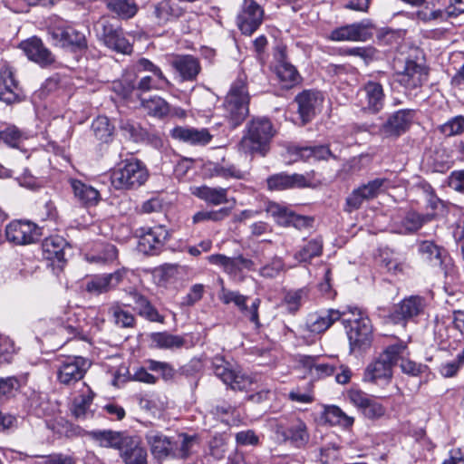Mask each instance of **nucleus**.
I'll use <instances>...</instances> for the list:
<instances>
[{"label": "nucleus", "mask_w": 464, "mask_h": 464, "mask_svg": "<svg viewBox=\"0 0 464 464\" xmlns=\"http://www.w3.org/2000/svg\"><path fill=\"white\" fill-rule=\"evenodd\" d=\"M266 212L281 226H293L301 229L308 227L311 223L308 218L296 215L286 206L276 202H269L266 207Z\"/></svg>", "instance_id": "nucleus-21"}, {"label": "nucleus", "mask_w": 464, "mask_h": 464, "mask_svg": "<svg viewBox=\"0 0 464 464\" xmlns=\"http://www.w3.org/2000/svg\"><path fill=\"white\" fill-rule=\"evenodd\" d=\"M433 218L432 214H420L410 210L399 221L394 222L392 231L401 235L412 234L420 229L424 224L430 222Z\"/></svg>", "instance_id": "nucleus-29"}, {"label": "nucleus", "mask_w": 464, "mask_h": 464, "mask_svg": "<svg viewBox=\"0 0 464 464\" xmlns=\"http://www.w3.org/2000/svg\"><path fill=\"white\" fill-rule=\"evenodd\" d=\"M99 38L108 48L123 54L132 52V46L125 38L121 28H114L107 18H102L95 25Z\"/></svg>", "instance_id": "nucleus-11"}, {"label": "nucleus", "mask_w": 464, "mask_h": 464, "mask_svg": "<svg viewBox=\"0 0 464 464\" xmlns=\"http://www.w3.org/2000/svg\"><path fill=\"white\" fill-rule=\"evenodd\" d=\"M308 295L309 290L305 287L288 291L284 297V303L288 312L292 314L297 312L308 300Z\"/></svg>", "instance_id": "nucleus-53"}, {"label": "nucleus", "mask_w": 464, "mask_h": 464, "mask_svg": "<svg viewBox=\"0 0 464 464\" xmlns=\"http://www.w3.org/2000/svg\"><path fill=\"white\" fill-rule=\"evenodd\" d=\"M19 48L30 61L41 67L50 66L55 62L54 55L44 46L43 41L36 36L22 41L19 44Z\"/></svg>", "instance_id": "nucleus-17"}, {"label": "nucleus", "mask_w": 464, "mask_h": 464, "mask_svg": "<svg viewBox=\"0 0 464 464\" xmlns=\"http://www.w3.org/2000/svg\"><path fill=\"white\" fill-rule=\"evenodd\" d=\"M419 252L422 257L434 266H442L446 256H443V249L433 241L424 240L419 245Z\"/></svg>", "instance_id": "nucleus-44"}, {"label": "nucleus", "mask_w": 464, "mask_h": 464, "mask_svg": "<svg viewBox=\"0 0 464 464\" xmlns=\"http://www.w3.org/2000/svg\"><path fill=\"white\" fill-rule=\"evenodd\" d=\"M440 130L447 137L461 134L464 131V117L459 115L451 118L440 126Z\"/></svg>", "instance_id": "nucleus-61"}, {"label": "nucleus", "mask_w": 464, "mask_h": 464, "mask_svg": "<svg viewBox=\"0 0 464 464\" xmlns=\"http://www.w3.org/2000/svg\"><path fill=\"white\" fill-rule=\"evenodd\" d=\"M323 251L321 237L313 238L295 254V258L299 262H309L312 258L319 256Z\"/></svg>", "instance_id": "nucleus-51"}, {"label": "nucleus", "mask_w": 464, "mask_h": 464, "mask_svg": "<svg viewBox=\"0 0 464 464\" xmlns=\"http://www.w3.org/2000/svg\"><path fill=\"white\" fill-rule=\"evenodd\" d=\"M40 228L29 221L14 220L5 227L7 241L14 245H29L40 238Z\"/></svg>", "instance_id": "nucleus-15"}, {"label": "nucleus", "mask_w": 464, "mask_h": 464, "mask_svg": "<svg viewBox=\"0 0 464 464\" xmlns=\"http://www.w3.org/2000/svg\"><path fill=\"white\" fill-rule=\"evenodd\" d=\"M113 322L120 327H131L134 324V316L131 313L125 309V305L119 303L111 304L109 309Z\"/></svg>", "instance_id": "nucleus-54"}, {"label": "nucleus", "mask_w": 464, "mask_h": 464, "mask_svg": "<svg viewBox=\"0 0 464 464\" xmlns=\"http://www.w3.org/2000/svg\"><path fill=\"white\" fill-rule=\"evenodd\" d=\"M276 65L275 72L284 88H291L299 82V73L290 63H288L285 53V47L278 46L275 53Z\"/></svg>", "instance_id": "nucleus-25"}, {"label": "nucleus", "mask_w": 464, "mask_h": 464, "mask_svg": "<svg viewBox=\"0 0 464 464\" xmlns=\"http://www.w3.org/2000/svg\"><path fill=\"white\" fill-rule=\"evenodd\" d=\"M112 88L122 98H127L137 89V83L131 75H125L121 81L114 82Z\"/></svg>", "instance_id": "nucleus-63"}, {"label": "nucleus", "mask_w": 464, "mask_h": 464, "mask_svg": "<svg viewBox=\"0 0 464 464\" xmlns=\"http://www.w3.org/2000/svg\"><path fill=\"white\" fill-rule=\"evenodd\" d=\"M267 187L270 190H285L308 186V181L301 174L278 173L270 176L267 180Z\"/></svg>", "instance_id": "nucleus-37"}, {"label": "nucleus", "mask_w": 464, "mask_h": 464, "mask_svg": "<svg viewBox=\"0 0 464 464\" xmlns=\"http://www.w3.org/2000/svg\"><path fill=\"white\" fill-rule=\"evenodd\" d=\"M219 299L226 304L233 303L249 320L259 326L258 307L260 305V299L256 298L251 306L246 305L247 296L241 295L239 292L227 290L222 287L218 295Z\"/></svg>", "instance_id": "nucleus-19"}, {"label": "nucleus", "mask_w": 464, "mask_h": 464, "mask_svg": "<svg viewBox=\"0 0 464 464\" xmlns=\"http://www.w3.org/2000/svg\"><path fill=\"white\" fill-rule=\"evenodd\" d=\"M171 66L179 74L182 81L192 82L201 71L198 58L193 55H177L171 61Z\"/></svg>", "instance_id": "nucleus-35"}, {"label": "nucleus", "mask_w": 464, "mask_h": 464, "mask_svg": "<svg viewBox=\"0 0 464 464\" xmlns=\"http://www.w3.org/2000/svg\"><path fill=\"white\" fill-rule=\"evenodd\" d=\"M17 82L14 78V72L7 64L0 68V101L11 104L18 100Z\"/></svg>", "instance_id": "nucleus-36"}, {"label": "nucleus", "mask_w": 464, "mask_h": 464, "mask_svg": "<svg viewBox=\"0 0 464 464\" xmlns=\"http://www.w3.org/2000/svg\"><path fill=\"white\" fill-rule=\"evenodd\" d=\"M141 106L148 114L157 118L166 117L170 111L169 103L160 96L143 100Z\"/></svg>", "instance_id": "nucleus-49"}, {"label": "nucleus", "mask_w": 464, "mask_h": 464, "mask_svg": "<svg viewBox=\"0 0 464 464\" xmlns=\"http://www.w3.org/2000/svg\"><path fill=\"white\" fill-rule=\"evenodd\" d=\"M385 94L382 85L375 81H368L357 92L358 105L362 111L378 113L383 108Z\"/></svg>", "instance_id": "nucleus-12"}, {"label": "nucleus", "mask_w": 464, "mask_h": 464, "mask_svg": "<svg viewBox=\"0 0 464 464\" xmlns=\"http://www.w3.org/2000/svg\"><path fill=\"white\" fill-rule=\"evenodd\" d=\"M264 17L262 7L254 0H244L237 16V24L243 34L251 35L261 25Z\"/></svg>", "instance_id": "nucleus-16"}, {"label": "nucleus", "mask_w": 464, "mask_h": 464, "mask_svg": "<svg viewBox=\"0 0 464 464\" xmlns=\"http://www.w3.org/2000/svg\"><path fill=\"white\" fill-rule=\"evenodd\" d=\"M212 366L216 376L224 383L227 384L228 382H231L235 371L230 368L229 363L227 362L223 357L216 356L213 359Z\"/></svg>", "instance_id": "nucleus-60"}, {"label": "nucleus", "mask_w": 464, "mask_h": 464, "mask_svg": "<svg viewBox=\"0 0 464 464\" xmlns=\"http://www.w3.org/2000/svg\"><path fill=\"white\" fill-rule=\"evenodd\" d=\"M345 314L346 311L341 312L336 309H327L309 314L305 320V328L313 334H321Z\"/></svg>", "instance_id": "nucleus-22"}, {"label": "nucleus", "mask_w": 464, "mask_h": 464, "mask_svg": "<svg viewBox=\"0 0 464 464\" xmlns=\"http://www.w3.org/2000/svg\"><path fill=\"white\" fill-rule=\"evenodd\" d=\"M214 419L219 420L227 426L237 425L240 421L239 414L235 407L217 406L210 412Z\"/></svg>", "instance_id": "nucleus-55"}, {"label": "nucleus", "mask_w": 464, "mask_h": 464, "mask_svg": "<svg viewBox=\"0 0 464 464\" xmlns=\"http://www.w3.org/2000/svg\"><path fill=\"white\" fill-rule=\"evenodd\" d=\"M425 306V300L422 297L410 296L394 306L391 319L394 324H404L406 321L423 314Z\"/></svg>", "instance_id": "nucleus-20"}, {"label": "nucleus", "mask_w": 464, "mask_h": 464, "mask_svg": "<svg viewBox=\"0 0 464 464\" xmlns=\"http://www.w3.org/2000/svg\"><path fill=\"white\" fill-rule=\"evenodd\" d=\"M284 270L285 264L282 258L274 257L269 263L260 268L259 274L263 277L275 278L278 276Z\"/></svg>", "instance_id": "nucleus-62"}, {"label": "nucleus", "mask_w": 464, "mask_h": 464, "mask_svg": "<svg viewBox=\"0 0 464 464\" xmlns=\"http://www.w3.org/2000/svg\"><path fill=\"white\" fill-rule=\"evenodd\" d=\"M153 345L160 349H175L184 345V339L181 336L174 335L167 332L153 333L150 335Z\"/></svg>", "instance_id": "nucleus-48"}, {"label": "nucleus", "mask_w": 464, "mask_h": 464, "mask_svg": "<svg viewBox=\"0 0 464 464\" xmlns=\"http://www.w3.org/2000/svg\"><path fill=\"white\" fill-rule=\"evenodd\" d=\"M127 274L125 268L119 269L111 274L96 275L85 283V290L94 295L108 293L119 285Z\"/></svg>", "instance_id": "nucleus-18"}, {"label": "nucleus", "mask_w": 464, "mask_h": 464, "mask_svg": "<svg viewBox=\"0 0 464 464\" xmlns=\"http://www.w3.org/2000/svg\"><path fill=\"white\" fill-rule=\"evenodd\" d=\"M351 402L359 408L365 417L376 419L384 415L385 408L372 396L359 391L353 390L349 393Z\"/></svg>", "instance_id": "nucleus-26"}, {"label": "nucleus", "mask_w": 464, "mask_h": 464, "mask_svg": "<svg viewBox=\"0 0 464 464\" xmlns=\"http://www.w3.org/2000/svg\"><path fill=\"white\" fill-rule=\"evenodd\" d=\"M145 439L154 458L165 459L170 457L172 437H168L161 431L150 430L145 434Z\"/></svg>", "instance_id": "nucleus-34"}, {"label": "nucleus", "mask_w": 464, "mask_h": 464, "mask_svg": "<svg viewBox=\"0 0 464 464\" xmlns=\"http://www.w3.org/2000/svg\"><path fill=\"white\" fill-rule=\"evenodd\" d=\"M120 130L126 138L135 142L148 140L150 137V133L139 123L130 120H122Z\"/></svg>", "instance_id": "nucleus-46"}, {"label": "nucleus", "mask_w": 464, "mask_h": 464, "mask_svg": "<svg viewBox=\"0 0 464 464\" xmlns=\"http://www.w3.org/2000/svg\"><path fill=\"white\" fill-rule=\"evenodd\" d=\"M73 197L82 206L90 208L99 204L102 199L100 191L80 179H71L69 180Z\"/></svg>", "instance_id": "nucleus-33"}, {"label": "nucleus", "mask_w": 464, "mask_h": 464, "mask_svg": "<svg viewBox=\"0 0 464 464\" xmlns=\"http://www.w3.org/2000/svg\"><path fill=\"white\" fill-rule=\"evenodd\" d=\"M135 301L139 314L151 322H163V317L157 309L141 295L134 292L131 294Z\"/></svg>", "instance_id": "nucleus-52"}, {"label": "nucleus", "mask_w": 464, "mask_h": 464, "mask_svg": "<svg viewBox=\"0 0 464 464\" xmlns=\"http://www.w3.org/2000/svg\"><path fill=\"white\" fill-rule=\"evenodd\" d=\"M189 190L193 196L210 205L218 206L228 202L227 188H225L202 185L190 187Z\"/></svg>", "instance_id": "nucleus-38"}, {"label": "nucleus", "mask_w": 464, "mask_h": 464, "mask_svg": "<svg viewBox=\"0 0 464 464\" xmlns=\"http://www.w3.org/2000/svg\"><path fill=\"white\" fill-rule=\"evenodd\" d=\"M148 179L145 166L130 159L119 163L111 171V183L116 189H132L140 187Z\"/></svg>", "instance_id": "nucleus-6"}, {"label": "nucleus", "mask_w": 464, "mask_h": 464, "mask_svg": "<svg viewBox=\"0 0 464 464\" xmlns=\"http://www.w3.org/2000/svg\"><path fill=\"white\" fill-rule=\"evenodd\" d=\"M324 418L331 425H340L344 428L353 424V418L345 414L339 407L334 405L326 406L324 411Z\"/></svg>", "instance_id": "nucleus-50"}, {"label": "nucleus", "mask_w": 464, "mask_h": 464, "mask_svg": "<svg viewBox=\"0 0 464 464\" xmlns=\"http://www.w3.org/2000/svg\"><path fill=\"white\" fill-rule=\"evenodd\" d=\"M289 152L296 157V159L304 161H319L328 160L330 158L335 159L334 153L328 146H307V147H293L289 149Z\"/></svg>", "instance_id": "nucleus-41"}, {"label": "nucleus", "mask_w": 464, "mask_h": 464, "mask_svg": "<svg viewBox=\"0 0 464 464\" xmlns=\"http://www.w3.org/2000/svg\"><path fill=\"white\" fill-rule=\"evenodd\" d=\"M30 136L29 132L20 130L15 125L7 124L0 129V142L13 148H18Z\"/></svg>", "instance_id": "nucleus-43"}, {"label": "nucleus", "mask_w": 464, "mask_h": 464, "mask_svg": "<svg viewBox=\"0 0 464 464\" xmlns=\"http://www.w3.org/2000/svg\"><path fill=\"white\" fill-rule=\"evenodd\" d=\"M391 187L392 182L386 178H377L369 181L367 184L354 189L346 198V210L352 212L358 209L364 200L376 198Z\"/></svg>", "instance_id": "nucleus-10"}, {"label": "nucleus", "mask_w": 464, "mask_h": 464, "mask_svg": "<svg viewBox=\"0 0 464 464\" xmlns=\"http://www.w3.org/2000/svg\"><path fill=\"white\" fill-rule=\"evenodd\" d=\"M58 333L66 335L68 340L75 337H79L82 340L87 339V329L84 320H81L80 316L72 309L66 310L63 315L59 317Z\"/></svg>", "instance_id": "nucleus-24"}, {"label": "nucleus", "mask_w": 464, "mask_h": 464, "mask_svg": "<svg viewBox=\"0 0 464 464\" xmlns=\"http://www.w3.org/2000/svg\"><path fill=\"white\" fill-rule=\"evenodd\" d=\"M210 264L221 267L225 273L237 276L243 269L253 270L254 263L243 256L229 257L222 254H214L208 256Z\"/></svg>", "instance_id": "nucleus-27"}, {"label": "nucleus", "mask_w": 464, "mask_h": 464, "mask_svg": "<svg viewBox=\"0 0 464 464\" xmlns=\"http://www.w3.org/2000/svg\"><path fill=\"white\" fill-rule=\"evenodd\" d=\"M305 367L309 368L312 374L319 378L330 376L334 372V367L328 362H319L313 357H307L304 361Z\"/></svg>", "instance_id": "nucleus-59"}, {"label": "nucleus", "mask_w": 464, "mask_h": 464, "mask_svg": "<svg viewBox=\"0 0 464 464\" xmlns=\"http://www.w3.org/2000/svg\"><path fill=\"white\" fill-rule=\"evenodd\" d=\"M347 312L353 317L343 320L351 348H362L371 343L372 327L368 316L362 314L357 307H348Z\"/></svg>", "instance_id": "nucleus-8"}, {"label": "nucleus", "mask_w": 464, "mask_h": 464, "mask_svg": "<svg viewBox=\"0 0 464 464\" xmlns=\"http://www.w3.org/2000/svg\"><path fill=\"white\" fill-rule=\"evenodd\" d=\"M353 42H366L373 35L374 24L370 19L351 24Z\"/></svg>", "instance_id": "nucleus-56"}, {"label": "nucleus", "mask_w": 464, "mask_h": 464, "mask_svg": "<svg viewBox=\"0 0 464 464\" xmlns=\"http://www.w3.org/2000/svg\"><path fill=\"white\" fill-rule=\"evenodd\" d=\"M231 379V382L227 383L231 389L238 391L253 390L252 385L254 382L252 377L235 371Z\"/></svg>", "instance_id": "nucleus-64"}, {"label": "nucleus", "mask_w": 464, "mask_h": 464, "mask_svg": "<svg viewBox=\"0 0 464 464\" xmlns=\"http://www.w3.org/2000/svg\"><path fill=\"white\" fill-rule=\"evenodd\" d=\"M275 440L279 444H290L296 449L304 448L310 440L304 421L299 418L275 420L271 423Z\"/></svg>", "instance_id": "nucleus-5"}, {"label": "nucleus", "mask_w": 464, "mask_h": 464, "mask_svg": "<svg viewBox=\"0 0 464 464\" xmlns=\"http://www.w3.org/2000/svg\"><path fill=\"white\" fill-rule=\"evenodd\" d=\"M324 98L316 91H304L295 98L298 113L304 124L309 122L320 111Z\"/></svg>", "instance_id": "nucleus-23"}, {"label": "nucleus", "mask_w": 464, "mask_h": 464, "mask_svg": "<svg viewBox=\"0 0 464 464\" xmlns=\"http://www.w3.org/2000/svg\"><path fill=\"white\" fill-rule=\"evenodd\" d=\"M92 130L99 140L108 142L113 133L114 128L106 116H98L92 121Z\"/></svg>", "instance_id": "nucleus-57"}, {"label": "nucleus", "mask_w": 464, "mask_h": 464, "mask_svg": "<svg viewBox=\"0 0 464 464\" xmlns=\"http://www.w3.org/2000/svg\"><path fill=\"white\" fill-rule=\"evenodd\" d=\"M94 393L89 386L82 383L80 393L76 395L72 402L71 412L78 420H85L92 416L90 407L92 403Z\"/></svg>", "instance_id": "nucleus-39"}, {"label": "nucleus", "mask_w": 464, "mask_h": 464, "mask_svg": "<svg viewBox=\"0 0 464 464\" xmlns=\"http://www.w3.org/2000/svg\"><path fill=\"white\" fill-rule=\"evenodd\" d=\"M249 100L246 75L241 72L233 82L223 104L224 115L232 128L240 125L247 116Z\"/></svg>", "instance_id": "nucleus-2"}, {"label": "nucleus", "mask_w": 464, "mask_h": 464, "mask_svg": "<svg viewBox=\"0 0 464 464\" xmlns=\"http://www.w3.org/2000/svg\"><path fill=\"white\" fill-rule=\"evenodd\" d=\"M47 33L53 44L55 46L71 49H82L86 47L84 34L76 30L68 22L59 17L51 20L47 27Z\"/></svg>", "instance_id": "nucleus-7"}, {"label": "nucleus", "mask_w": 464, "mask_h": 464, "mask_svg": "<svg viewBox=\"0 0 464 464\" xmlns=\"http://www.w3.org/2000/svg\"><path fill=\"white\" fill-rule=\"evenodd\" d=\"M276 130L271 121L266 117H257L248 122L246 133L240 141L241 149L247 153H259L265 156L269 150Z\"/></svg>", "instance_id": "nucleus-3"}, {"label": "nucleus", "mask_w": 464, "mask_h": 464, "mask_svg": "<svg viewBox=\"0 0 464 464\" xmlns=\"http://www.w3.org/2000/svg\"><path fill=\"white\" fill-rule=\"evenodd\" d=\"M208 170L211 177L242 179L244 176L240 169L230 164H211Z\"/></svg>", "instance_id": "nucleus-58"}, {"label": "nucleus", "mask_w": 464, "mask_h": 464, "mask_svg": "<svg viewBox=\"0 0 464 464\" xmlns=\"http://www.w3.org/2000/svg\"><path fill=\"white\" fill-rule=\"evenodd\" d=\"M66 242L59 236L47 237L42 243L43 257L52 262V265L60 266L64 262V247Z\"/></svg>", "instance_id": "nucleus-40"}, {"label": "nucleus", "mask_w": 464, "mask_h": 464, "mask_svg": "<svg viewBox=\"0 0 464 464\" xmlns=\"http://www.w3.org/2000/svg\"><path fill=\"white\" fill-rule=\"evenodd\" d=\"M92 436L100 446L117 450L124 464H148V453L139 436L111 430L94 431Z\"/></svg>", "instance_id": "nucleus-1"}, {"label": "nucleus", "mask_w": 464, "mask_h": 464, "mask_svg": "<svg viewBox=\"0 0 464 464\" xmlns=\"http://www.w3.org/2000/svg\"><path fill=\"white\" fill-rule=\"evenodd\" d=\"M137 69L150 72V75L142 77L137 83V89L141 92L150 90H165L171 85L161 69L146 58H141L137 63Z\"/></svg>", "instance_id": "nucleus-13"}, {"label": "nucleus", "mask_w": 464, "mask_h": 464, "mask_svg": "<svg viewBox=\"0 0 464 464\" xmlns=\"http://www.w3.org/2000/svg\"><path fill=\"white\" fill-rule=\"evenodd\" d=\"M425 68L414 61H407L403 72L398 74V82L408 90L420 87L427 80Z\"/></svg>", "instance_id": "nucleus-32"}, {"label": "nucleus", "mask_w": 464, "mask_h": 464, "mask_svg": "<svg viewBox=\"0 0 464 464\" xmlns=\"http://www.w3.org/2000/svg\"><path fill=\"white\" fill-rule=\"evenodd\" d=\"M107 7L115 16L122 20L132 18L138 12L134 0H109Z\"/></svg>", "instance_id": "nucleus-45"}, {"label": "nucleus", "mask_w": 464, "mask_h": 464, "mask_svg": "<svg viewBox=\"0 0 464 464\" xmlns=\"http://www.w3.org/2000/svg\"><path fill=\"white\" fill-rule=\"evenodd\" d=\"M56 378L60 384L72 386L85 375L91 363L82 356H63L57 360Z\"/></svg>", "instance_id": "nucleus-9"}, {"label": "nucleus", "mask_w": 464, "mask_h": 464, "mask_svg": "<svg viewBox=\"0 0 464 464\" xmlns=\"http://www.w3.org/2000/svg\"><path fill=\"white\" fill-rule=\"evenodd\" d=\"M402 342L388 346L382 353L372 362L365 369L363 381L372 383H387L392 377V367L406 351Z\"/></svg>", "instance_id": "nucleus-4"}, {"label": "nucleus", "mask_w": 464, "mask_h": 464, "mask_svg": "<svg viewBox=\"0 0 464 464\" xmlns=\"http://www.w3.org/2000/svg\"><path fill=\"white\" fill-rule=\"evenodd\" d=\"M153 14L159 24H165L181 16L183 10L171 0H161L154 5Z\"/></svg>", "instance_id": "nucleus-42"}, {"label": "nucleus", "mask_w": 464, "mask_h": 464, "mask_svg": "<svg viewBox=\"0 0 464 464\" xmlns=\"http://www.w3.org/2000/svg\"><path fill=\"white\" fill-rule=\"evenodd\" d=\"M170 136L181 142L193 146H204L210 142L212 135L207 129L177 126L170 130Z\"/></svg>", "instance_id": "nucleus-28"}, {"label": "nucleus", "mask_w": 464, "mask_h": 464, "mask_svg": "<svg viewBox=\"0 0 464 464\" xmlns=\"http://www.w3.org/2000/svg\"><path fill=\"white\" fill-rule=\"evenodd\" d=\"M413 119L411 110H400L391 115L380 131L384 137H397L407 130Z\"/></svg>", "instance_id": "nucleus-30"}, {"label": "nucleus", "mask_w": 464, "mask_h": 464, "mask_svg": "<svg viewBox=\"0 0 464 464\" xmlns=\"http://www.w3.org/2000/svg\"><path fill=\"white\" fill-rule=\"evenodd\" d=\"M19 458L22 460H38L34 461V464H75V459L67 454L63 453H53L46 456H29L27 454L19 452Z\"/></svg>", "instance_id": "nucleus-47"}, {"label": "nucleus", "mask_w": 464, "mask_h": 464, "mask_svg": "<svg viewBox=\"0 0 464 464\" xmlns=\"http://www.w3.org/2000/svg\"><path fill=\"white\" fill-rule=\"evenodd\" d=\"M169 458L185 460L197 451L199 442L196 435L179 433L172 437Z\"/></svg>", "instance_id": "nucleus-31"}, {"label": "nucleus", "mask_w": 464, "mask_h": 464, "mask_svg": "<svg viewBox=\"0 0 464 464\" xmlns=\"http://www.w3.org/2000/svg\"><path fill=\"white\" fill-rule=\"evenodd\" d=\"M169 237V232L162 225L142 229L139 239V250L146 255H158L163 250Z\"/></svg>", "instance_id": "nucleus-14"}]
</instances>
